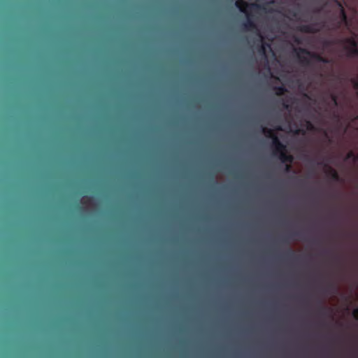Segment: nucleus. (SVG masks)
Masks as SVG:
<instances>
[{"label":"nucleus","instance_id":"nucleus-21","mask_svg":"<svg viewBox=\"0 0 358 358\" xmlns=\"http://www.w3.org/2000/svg\"><path fill=\"white\" fill-rule=\"evenodd\" d=\"M334 2L336 3V5L338 7L340 11L341 10V9H344L343 4L341 1H339L338 0H334Z\"/></svg>","mask_w":358,"mask_h":358},{"label":"nucleus","instance_id":"nucleus-20","mask_svg":"<svg viewBox=\"0 0 358 358\" xmlns=\"http://www.w3.org/2000/svg\"><path fill=\"white\" fill-rule=\"evenodd\" d=\"M334 289V285L333 283H329L327 287H326V289H324V291L326 292H329L330 291V289Z\"/></svg>","mask_w":358,"mask_h":358},{"label":"nucleus","instance_id":"nucleus-18","mask_svg":"<svg viewBox=\"0 0 358 358\" xmlns=\"http://www.w3.org/2000/svg\"><path fill=\"white\" fill-rule=\"evenodd\" d=\"M294 133L295 134H302V135H305L306 134V130L305 129H296Z\"/></svg>","mask_w":358,"mask_h":358},{"label":"nucleus","instance_id":"nucleus-31","mask_svg":"<svg viewBox=\"0 0 358 358\" xmlns=\"http://www.w3.org/2000/svg\"><path fill=\"white\" fill-rule=\"evenodd\" d=\"M356 156H357V161H358V154H357V155H356Z\"/></svg>","mask_w":358,"mask_h":358},{"label":"nucleus","instance_id":"nucleus-26","mask_svg":"<svg viewBox=\"0 0 358 358\" xmlns=\"http://www.w3.org/2000/svg\"><path fill=\"white\" fill-rule=\"evenodd\" d=\"M334 118H336V119H338V118H339V116H338V114H336V113H334Z\"/></svg>","mask_w":358,"mask_h":358},{"label":"nucleus","instance_id":"nucleus-28","mask_svg":"<svg viewBox=\"0 0 358 358\" xmlns=\"http://www.w3.org/2000/svg\"><path fill=\"white\" fill-rule=\"evenodd\" d=\"M320 10H321V8H319V9H317V10H315V12L319 13V12H320Z\"/></svg>","mask_w":358,"mask_h":358},{"label":"nucleus","instance_id":"nucleus-12","mask_svg":"<svg viewBox=\"0 0 358 358\" xmlns=\"http://www.w3.org/2000/svg\"><path fill=\"white\" fill-rule=\"evenodd\" d=\"M273 89L277 96L283 95L287 92V89L284 86H275Z\"/></svg>","mask_w":358,"mask_h":358},{"label":"nucleus","instance_id":"nucleus-8","mask_svg":"<svg viewBox=\"0 0 358 358\" xmlns=\"http://www.w3.org/2000/svg\"><path fill=\"white\" fill-rule=\"evenodd\" d=\"M278 157L282 163L291 164L294 161L293 156L287 154V151L281 153V155H279Z\"/></svg>","mask_w":358,"mask_h":358},{"label":"nucleus","instance_id":"nucleus-10","mask_svg":"<svg viewBox=\"0 0 358 358\" xmlns=\"http://www.w3.org/2000/svg\"><path fill=\"white\" fill-rule=\"evenodd\" d=\"M236 6L239 9V10L242 13H246L247 10L246 8L249 6L248 3L243 0H237L235 3Z\"/></svg>","mask_w":358,"mask_h":358},{"label":"nucleus","instance_id":"nucleus-32","mask_svg":"<svg viewBox=\"0 0 358 358\" xmlns=\"http://www.w3.org/2000/svg\"><path fill=\"white\" fill-rule=\"evenodd\" d=\"M357 95H358V92H357Z\"/></svg>","mask_w":358,"mask_h":358},{"label":"nucleus","instance_id":"nucleus-1","mask_svg":"<svg viewBox=\"0 0 358 358\" xmlns=\"http://www.w3.org/2000/svg\"><path fill=\"white\" fill-rule=\"evenodd\" d=\"M334 44L343 45V50L345 52V56L348 58L358 57V43L355 37L351 36L331 41L326 40L324 41V45L326 47ZM350 81L352 84L354 89L358 90V76L356 78H351Z\"/></svg>","mask_w":358,"mask_h":358},{"label":"nucleus","instance_id":"nucleus-23","mask_svg":"<svg viewBox=\"0 0 358 358\" xmlns=\"http://www.w3.org/2000/svg\"><path fill=\"white\" fill-rule=\"evenodd\" d=\"M250 7L251 9H258L262 8V6L257 3H252L250 5Z\"/></svg>","mask_w":358,"mask_h":358},{"label":"nucleus","instance_id":"nucleus-19","mask_svg":"<svg viewBox=\"0 0 358 358\" xmlns=\"http://www.w3.org/2000/svg\"><path fill=\"white\" fill-rule=\"evenodd\" d=\"M282 107L285 108V109H288L289 106L288 104V101L287 100H285V99H282Z\"/></svg>","mask_w":358,"mask_h":358},{"label":"nucleus","instance_id":"nucleus-29","mask_svg":"<svg viewBox=\"0 0 358 358\" xmlns=\"http://www.w3.org/2000/svg\"><path fill=\"white\" fill-rule=\"evenodd\" d=\"M337 79H338V80H341V81L343 80V78H340V77H337Z\"/></svg>","mask_w":358,"mask_h":358},{"label":"nucleus","instance_id":"nucleus-30","mask_svg":"<svg viewBox=\"0 0 358 358\" xmlns=\"http://www.w3.org/2000/svg\"><path fill=\"white\" fill-rule=\"evenodd\" d=\"M277 129H278V130H281L282 129H281V127H278L277 128Z\"/></svg>","mask_w":358,"mask_h":358},{"label":"nucleus","instance_id":"nucleus-25","mask_svg":"<svg viewBox=\"0 0 358 358\" xmlns=\"http://www.w3.org/2000/svg\"><path fill=\"white\" fill-rule=\"evenodd\" d=\"M301 236V234L299 232H293L290 234V237L292 238H294V237H296V236Z\"/></svg>","mask_w":358,"mask_h":358},{"label":"nucleus","instance_id":"nucleus-5","mask_svg":"<svg viewBox=\"0 0 358 358\" xmlns=\"http://www.w3.org/2000/svg\"><path fill=\"white\" fill-rule=\"evenodd\" d=\"M318 164L324 165V166L327 169V173L331 177L332 180L335 182H339L341 180L338 172L334 169L329 166L327 164L323 163V162H319Z\"/></svg>","mask_w":358,"mask_h":358},{"label":"nucleus","instance_id":"nucleus-7","mask_svg":"<svg viewBox=\"0 0 358 358\" xmlns=\"http://www.w3.org/2000/svg\"><path fill=\"white\" fill-rule=\"evenodd\" d=\"M339 15H340V22L338 23L336 29L340 28L341 24H345L346 27H348L349 22H348V16H347L345 9H341V10L340 11Z\"/></svg>","mask_w":358,"mask_h":358},{"label":"nucleus","instance_id":"nucleus-3","mask_svg":"<svg viewBox=\"0 0 358 358\" xmlns=\"http://www.w3.org/2000/svg\"><path fill=\"white\" fill-rule=\"evenodd\" d=\"M299 51L301 53L306 55L310 57V58L315 59L316 62H321L323 64H330L331 62V59L325 58L317 53L312 52L306 48H299Z\"/></svg>","mask_w":358,"mask_h":358},{"label":"nucleus","instance_id":"nucleus-11","mask_svg":"<svg viewBox=\"0 0 358 358\" xmlns=\"http://www.w3.org/2000/svg\"><path fill=\"white\" fill-rule=\"evenodd\" d=\"M329 96L331 99V103L334 106H338L339 102H338V95L334 92H329Z\"/></svg>","mask_w":358,"mask_h":358},{"label":"nucleus","instance_id":"nucleus-16","mask_svg":"<svg viewBox=\"0 0 358 358\" xmlns=\"http://www.w3.org/2000/svg\"><path fill=\"white\" fill-rule=\"evenodd\" d=\"M328 310H329L328 308H327L325 306H320V312L321 314L326 315V313Z\"/></svg>","mask_w":358,"mask_h":358},{"label":"nucleus","instance_id":"nucleus-24","mask_svg":"<svg viewBox=\"0 0 358 358\" xmlns=\"http://www.w3.org/2000/svg\"><path fill=\"white\" fill-rule=\"evenodd\" d=\"M352 315L354 316V317L358 320V308H355L354 309L353 312H352Z\"/></svg>","mask_w":358,"mask_h":358},{"label":"nucleus","instance_id":"nucleus-14","mask_svg":"<svg viewBox=\"0 0 358 358\" xmlns=\"http://www.w3.org/2000/svg\"><path fill=\"white\" fill-rule=\"evenodd\" d=\"M345 159H352V161L355 162L357 161V157L353 152L350 151L347 154Z\"/></svg>","mask_w":358,"mask_h":358},{"label":"nucleus","instance_id":"nucleus-13","mask_svg":"<svg viewBox=\"0 0 358 358\" xmlns=\"http://www.w3.org/2000/svg\"><path fill=\"white\" fill-rule=\"evenodd\" d=\"M261 41H262V44L259 47V52L264 55H266V48H270V44L268 43H264L263 42V38H261Z\"/></svg>","mask_w":358,"mask_h":358},{"label":"nucleus","instance_id":"nucleus-2","mask_svg":"<svg viewBox=\"0 0 358 358\" xmlns=\"http://www.w3.org/2000/svg\"><path fill=\"white\" fill-rule=\"evenodd\" d=\"M262 132L268 137L272 138V146L273 148V155H278L286 151V146L280 142L278 136L271 129L262 127Z\"/></svg>","mask_w":358,"mask_h":358},{"label":"nucleus","instance_id":"nucleus-9","mask_svg":"<svg viewBox=\"0 0 358 358\" xmlns=\"http://www.w3.org/2000/svg\"><path fill=\"white\" fill-rule=\"evenodd\" d=\"M294 51L296 52V55H297V57L299 60V62L303 65V66H309L310 64V59L305 57V56H302L301 55V52L299 51V48L298 49H295Z\"/></svg>","mask_w":358,"mask_h":358},{"label":"nucleus","instance_id":"nucleus-15","mask_svg":"<svg viewBox=\"0 0 358 358\" xmlns=\"http://www.w3.org/2000/svg\"><path fill=\"white\" fill-rule=\"evenodd\" d=\"M306 129L308 130V131H313L315 130V127L313 125V124L310 122V121H306Z\"/></svg>","mask_w":358,"mask_h":358},{"label":"nucleus","instance_id":"nucleus-22","mask_svg":"<svg viewBox=\"0 0 358 358\" xmlns=\"http://www.w3.org/2000/svg\"><path fill=\"white\" fill-rule=\"evenodd\" d=\"M292 171V166L290 164H286L285 166V171L289 173Z\"/></svg>","mask_w":358,"mask_h":358},{"label":"nucleus","instance_id":"nucleus-6","mask_svg":"<svg viewBox=\"0 0 358 358\" xmlns=\"http://www.w3.org/2000/svg\"><path fill=\"white\" fill-rule=\"evenodd\" d=\"M298 30L306 34H314L320 31L319 29L316 28V24H302L298 27Z\"/></svg>","mask_w":358,"mask_h":358},{"label":"nucleus","instance_id":"nucleus-4","mask_svg":"<svg viewBox=\"0 0 358 358\" xmlns=\"http://www.w3.org/2000/svg\"><path fill=\"white\" fill-rule=\"evenodd\" d=\"M245 15H246V17H247V20L243 24L244 27L247 30H254V29L257 30V36L260 38H262V36L260 31L257 29V25H256L255 22H254V20L252 19V15L250 13H248V12L245 13Z\"/></svg>","mask_w":358,"mask_h":358},{"label":"nucleus","instance_id":"nucleus-27","mask_svg":"<svg viewBox=\"0 0 358 358\" xmlns=\"http://www.w3.org/2000/svg\"><path fill=\"white\" fill-rule=\"evenodd\" d=\"M294 41L296 42L297 43H301V41H299V39L298 38H296Z\"/></svg>","mask_w":358,"mask_h":358},{"label":"nucleus","instance_id":"nucleus-17","mask_svg":"<svg viewBox=\"0 0 358 358\" xmlns=\"http://www.w3.org/2000/svg\"><path fill=\"white\" fill-rule=\"evenodd\" d=\"M287 256L289 258H293V257H296L294 252L292 250H291V249L288 250L287 253Z\"/></svg>","mask_w":358,"mask_h":358}]
</instances>
